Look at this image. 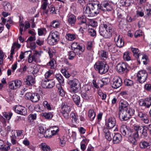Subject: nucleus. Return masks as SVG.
Returning a JSON list of instances; mask_svg holds the SVG:
<instances>
[{"label": "nucleus", "instance_id": "5701e85b", "mask_svg": "<svg viewBox=\"0 0 151 151\" xmlns=\"http://www.w3.org/2000/svg\"><path fill=\"white\" fill-rule=\"evenodd\" d=\"M140 147L142 149H148L150 147V143L149 142L143 141L139 143Z\"/></svg>", "mask_w": 151, "mask_h": 151}, {"label": "nucleus", "instance_id": "ea45409f", "mask_svg": "<svg viewBox=\"0 0 151 151\" xmlns=\"http://www.w3.org/2000/svg\"><path fill=\"white\" fill-rule=\"evenodd\" d=\"M86 140L83 139L81 143V148L82 150H84L86 148Z\"/></svg>", "mask_w": 151, "mask_h": 151}, {"label": "nucleus", "instance_id": "c756f323", "mask_svg": "<svg viewBox=\"0 0 151 151\" xmlns=\"http://www.w3.org/2000/svg\"><path fill=\"white\" fill-rule=\"evenodd\" d=\"M109 50L112 52H115L117 51L116 47L114 44L109 43L108 44Z\"/></svg>", "mask_w": 151, "mask_h": 151}, {"label": "nucleus", "instance_id": "c9c22d12", "mask_svg": "<svg viewBox=\"0 0 151 151\" xmlns=\"http://www.w3.org/2000/svg\"><path fill=\"white\" fill-rule=\"evenodd\" d=\"M145 101V107L149 108L151 105V98H147L144 99Z\"/></svg>", "mask_w": 151, "mask_h": 151}, {"label": "nucleus", "instance_id": "7c9ffc66", "mask_svg": "<svg viewBox=\"0 0 151 151\" xmlns=\"http://www.w3.org/2000/svg\"><path fill=\"white\" fill-rule=\"evenodd\" d=\"M72 99L76 105H79L80 102V99L79 96L76 94H74L72 96Z\"/></svg>", "mask_w": 151, "mask_h": 151}, {"label": "nucleus", "instance_id": "dca6fc26", "mask_svg": "<svg viewBox=\"0 0 151 151\" xmlns=\"http://www.w3.org/2000/svg\"><path fill=\"white\" fill-rule=\"evenodd\" d=\"M114 40L117 47H122L124 46V40H123L122 37H120L119 35H117L116 34V36L114 38Z\"/></svg>", "mask_w": 151, "mask_h": 151}, {"label": "nucleus", "instance_id": "473e14b6", "mask_svg": "<svg viewBox=\"0 0 151 151\" xmlns=\"http://www.w3.org/2000/svg\"><path fill=\"white\" fill-rule=\"evenodd\" d=\"M105 136L106 139L109 141H110L112 139V137L113 136L112 134L108 130H106L105 131Z\"/></svg>", "mask_w": 151, "mask_h": 151}, {"label": "nucleus", "instance_id": "2eb2a0df", "mask_svg": "<svg viewBox=\"0 0 151 151\" xmlns=\"http://www.w3.org/2000/svg\"><path fill=\"white\" fill-rule=\"evenodd\" d=\"M122 84V79L119 77L116 76L114 78L111 86L113 88L116 89L121 86Z\"/></svg>", "mask_w": 151, "mask_h": 151}, {"label": "nucleus", "instance_id": "f257e3e1", "mask_svg": "<svg viewBox=\"0 0 151 151\" xmlns=\"http://www.w3.org/2000/svg\"><path fill=\"white\" fill-rule=\"evenodd\" d=\"M90 4L93 17L96 16L99 14L100 10L104 11H109L112 9L111 4L106 1L102 2L101 4L98 2L90 3Z\"/></svg>", "mask_w": 151, "mask_h": 151}, {"label": "nucleus", "instance_id": "09e8293b", "mask_svg": "<svg viewBox=\"0 0 151 151\" xmlns=\"http://www.w3.org/2000/svg\"><path fill=\"white\" fill-rule=\"evenodd\" d=\"M65 138L61 137L59 138V144L60 146L62 147L64 146L65 144Z\"/></svg>", "mask_w": 151, "mask_h": 151}, {"label": "nucleus", "instance_id": "49530a36", "mask_svg": "<svg viewBox=\"0 0 151 151\" xmlns=\"http://www.w3.org/2000/svg\"><path fill=\"white\" fill-rule=\"evenodd\" d=\"M125 85L127 86H132L133 84V82L132 81L129 79H126L124 81Z\"/></svg>", "mask_w": 151, "mask_h": 151}, {"label": "nucleus", "instance_id": "6e6552de", "mask_svg": "<svg viewBox=\"0 0 151 151\" xmlns=\"http://www.w3.org/2000/svg\"><path fill=\"white\" fill-rule=\"evenodd\" d=\"M129 68L128 65L124 62L120 63L118 64L116 66V69L119 73H123L127 72L129 70Z\"/></svg>", "mask_w": 151, "mask_h": 151}, {"label": "nucleus", "instance_id": "052dcab7", "mask_svg": "<svg viewBox=\"0 0 151 151\" xmlns=\"http://www.w3.org/2000/svg\"><path fill=\"white\" fill-rule=\"evenodd\" d=\"M36 118V114H30L28 117V119L29 120H30L31 121L32 120H35Z\"/></svg>", "mask_w": 151, "mask_h": 151}, {"label": "nucleus", "instance_id": "de8ad7c7", "mask_svg": "<svg viewBox=\"0 0 151 151\" xmlns=\"http://www.w3.org/2000/svg\"><path fill=\"white\" fill-rule=\"evenodd\" d=\"M123 58L126 61H129L131 60V58L129 56V53L128 52H124L123 55Z\"/></svg>", "mask_w": 151, "mask_h": 151}, {"label": "nucleus", "instance_id": "20e7f679", "mask_svg": "<svg viewBox=\"0 0 151 151\" xmlns=\"http://www.w3.org/2000/svg\"><path fill=\"white\" fill-rule=\"evenodd\" d=\"M95 70L101 74L105 73L109 69V65L104 61H99L94 65Z\"/></svg>", "mask_w": 151, "mask_h": 151}, {"label": "nucleus", "instance_id": "774afa93", "mask_svg": "<svg viewBox=\"0 0 151 151\" xmlns=\"http://www.w3.org/2000/svg\"><path fill=\"white\" fill-rule=\"evenodd\" d=\"M28 60L29 63H31L33 61L35 62L36 61V60L35 58V55H33L32 56L30 57L29 58Z\"/></svg>", "mask_w": 151, "mask_h": 151}, {"label": "nucleus", "instance_id": "c03bdc74", "mask_svg": "<svg viewBox=\"0 0 151 151\" xmlns=\"http://www.w3.org/2000/svg\"><path fill=\"white\" fill-rule=\"evenodd\" d=\"M146 13L149 17L151 16V4H149L146 7Z\"/></svg>", "mask_w": 151, "mask_h": 151}, {"label": "nucleus", "instance_id": "13d9d810", "mask_svg": "<svg viewBox=\"0 0 151 151\" xmlns=\"http://www.w3.org/2000/svg\"><path fill=\"white\" fill-rule=\"evenodd\" d=\"M55 128H56V129L55 130H51V132H50L49 131V132H48V133H50V134H49V135H51V136L52 135H53L56 134L59 131V128L55 126Z\"/></svg>", "mask_w": 151, "mask_h": 151}, {"label": "nucleus", "instance_id": "b1692460", "mask_svg": "<svg viewBox=\"0 0 151 151\" xmlns=\"http://www.w3.org/2000/svg\"><path fill=\"white\" fill-rule=\"evenodd\" d=\"M132 50L134 56L137 59H138L137 60H138L139 57L142 56L140 54L139 50L137 48L133 47L132 48Z\"/></svg>", "mask_w": 151, "mask_h": 151}, {"label": "nucleus", "instance_id": "a19ab883", "mask_svg": "<svg viewBox=\"0 0 151 151\" xmlns=\"http://www.w3.org/2000/svg\"><path fill=\"white\" fill-rule=\"evenodd\" d=\"M78 19L79 21V24H80L83 23H85L86 22V17L84 16L78 17Z\"/></svg>", "mask_w": 151, "mask_h": 151}, {"label": "nucleus", "instance_id": "3c124183", "mask_svg": "<svg viewBox=\"0 0 151 151\" xmlns=\"http://www.w3.org/2000/svg\"><path fill=\"white\" fill-rule=\"evenodd\" d=\"M49 80L47 79V80L42 81L41 83V86L42 87L44 88H47L48 87V81Z\"/></svg>", "mask_w": 151, "mask_h": 151}, {"label": "nucleus", "instance_id": "69168bd1", "mask_svg": "<svg viewBox=\"0 0 151 151\" xmlns=\"http://www.w3.org/2000/svg\"><path fill=\"white\" fill-rule=\"evenodd\" d=\"M142 31L141 30H139L135 32L134 34V36L135 37L137 38L141 36H142Z\"/></svg>", "mask_w": 151, "mask_h": 151}, {"label": "nucleus", "instance_id": "79ce46f5", "mask_svg": "<svg viewBox=\"0 0 151 151\" xmlns=\"http://www.w3.org/2000/svg\"><path fill=\"white\" fill-rule=\"evenodd\" d=\"M3 116L7 120H9L12 116V113L11 112L6 113V112H4L3 113Z\"/></svg>", "mask_w": 151, "mask_h": 151}, {"label": "nucleus", "instance_id": "6e6d98bb", "mask_svg": "<svg viewBox=\"0 0 151 151\" xmlns=\"http://www.w3.org/2000/svg\"><path fill=\"white\" fill-rule=\"evenodd\" d=\"M55 62V60L54 59H52L51 61H49L47 64V65L48 66H50V68L51 69L54 68V62Z\"/></svg>", "mask_w": 151, "mask_h": 151}, {"label": "nucleus", "instance_id": "a878e982", "mask_svg": "<svg viewBox=\"0 0 151 151\" xmlns=\"http://www.w3.org/2000/svg\"><path fill=\"white\" fill-rule=\"evenodd\" d=\"M110 82V79L108 78H103L101 80L99 81V83H101L100 87L101 88L103 86L106 85Z\"/></svg>", "mask_w": 151, "mask_h": 151}, {"label": "nucleus", "instance_id": "393cba45", "mask_svg": "<svg viewBox=\"0 0 151 151\" xmlns=\"http://www.w3.org/2000/svg\"><path fill=\"white\" fill-rule=\"evenodd\" d=\"M61 111L70 112V108L67 105V103H63L61 104Z\"/></svg>", "mask_w": 151, "mask_h": 151}, {"label": "nucleus", "instance_id": "bf43d9fd", "mask_svg": "<svg viewBox=\"0 0 151 151\" xmlns=\"http://www.w3.org/2000/svg\"><path fill=\"white\" fill-rule=\"evenodd\" d=\"M68 39L70 41H72L74 40L76 38L75 35L68 34L67 35Z\"/></svg>", "mask_w": 151, "mask_h": 151}, {"label": "nucleus", "instance_id": "5fc2aeb1", "mask_svg": "<svg viewBox=\"0 0 151 151\" xmlns=\"http://www.w3.org/2000/svg\"><path fill=\"white\" fill-rule=\"evenodd\" d=\"M76 53L73 51H70L69 52V59L70 60H72L76 56Z\"/></svg>", "mask_w": 151, "mask_h": 151}, {"label": "nucleus", "instance_id": "603ef678", "mask_svg": "<svg viewBox=\"0 0 151 151\" xmlns=\"http://www.w3.org/2000/svg\"><path fill=\"white\" fill-rule=\"evenodd\" d=\"M5 143L3 141L0 139V149L1 150H6L7 149L4 147Z\"/></svg>", "mask_w": 151, "mask_h": 151}, {"label": "nucleus", "instance_id": "f3484780", "mask_svg": "<svg viewBox=\"0 0 151 151\" xmlns=\"http://www.w3.org/2000/svg\"><path fill=\"white\" fill-rule=\"evenodd\" d=\"M24 83L27 86H32L35 83V78L31 76H28L24 79Z\"/></svg>", "mask_w": 151, "mask_h": 151}, {"label": "nucleus", "instance_id": "680f3d73", "mask_svg": "<svg viewBox=\"0 0 151 151\" xmlns=\"http://www.w3.org/2000/svg\"><path fill=\"white\" fill-rule=\"evenodd\" d=\"M89 34L92 36H94L96 35V31L93 29H91L88 30Z\"/></svg>", "mask_w": 151, "mask_h": 151}, {"label": "nucleus", "instance_id": "e2e57ef3", "mask_svg": "<svg viewBox=\"0 0 151 151\" xmlns=\"http://www.w3.org/2000/svg\"><path fill=\"white\" fill-rule=\"evenodd\" d=\"M144 88L147 91H151V84L149 83L146 84L144 86Z\"/></svg>", "mask_w": 151, "mask_h": 151}, {"label": "nucleus", "instance_id": "a211bd4d", "mask_svg": "<svg viewBox=\"0 0 151 151\" xmlns=\"http://www.w3.org/2000/svg\"><path fill=\"white\" fill-rule=\"evenodd\" d=\"M119 110H128L129 104L126 100L124 99L121 100L119 103Z\"/></svg>", "mask_w": 151, "mask_h": 151}, {"label": "nucleus", "instance_id": "412c9836", "mask_svg": "<svg viewBox=\"0 0 151 151\" xmlns=\"http://www.w3.org/2000/svg\"><path fill=\"white\" fill-rule=\"evenodd\" d=\"M39 130L40 131V132L41 134H44V136L45 137L49 138L51 137V135H49V133L47 134L48 132H49V131L48 130H45L44 127H39Z\"/></svg>", "mask_w": 151, "mask_h": 151}, {"label": "nucleus", "instance_id": "72a5a7b5", "mask_svg": "<svg viewBox=\"0 0 151 151\" xmlns=\"http://www.w3.org/2000/svg\"><path fill=\"white\" fill-rule=\"evenodd\" d=\"M81 86H70V91L71 93H75L78 92Z\"/></svg>", "mask_w": 151, "mask_h": 151}, {"label": "nucleus", "instance_id": "ddd939ff", "mask_svg": "<svg viewBox=\"0 0 151 151\" xmlns=\"http://www.w3.org/2000/svg\"><path fill=\"white\" fill-rule=\"evenodd\" d=\"M13 109L15 112L20 115L25 116L27 114L26 109L20 105H17L14 107Z\"/></svg>", "mask_w": 151, "mask_h": 151}, {"label": "nucleus", "instance_id": "1a4fd4ad", "mask_svg": "<svg viewBox=\"0 0 151 151\" xmlns=\"http://www.w3.org/2000/svg\"><path fill=\"white\" fill-rule=\"evenodd\" d=\"M147 128L145 126L136 125L135 127V129L136 130L135 132H138V133H139L141 136L146 137L148 134Z\"/></svg>", "mask_w": 151, "mask_h": 151}, {"label": "nucleus", "instance_id": "f704fd0d", "mask_svg": "<svg viewBox=\"0 0 151 151\" xmlns=\"http://www.w3.org/2000/svg\"><path fill=\"white\" fill-rule=\"evenodd\" d=\"M40 95L37 93H33L31 101L35 103L38 101L40 99Z\"/></svg>", "mask_w": 151, "mask_h": 151}, {"label": "nucleus", "instance_id": "864d4df0", "mask_svg": "<svg viewBox=\"0 0 151 151\" xmlns=\"http://www.w3.org/2000/svg\"><path fill=\"white\" fill-rule=\"evenodd\" d=\"M142 56L139 57V58H141V60L142 61L143 64L145 65H146L147 64V60L148 59L146 55L143 56L141 55Z\"/></svg>", "mask_w": 151, "mask_h": 151}, {"label": "nucleus", "instance_id": "cd10ccee", "mask_svg": "<svg viewBox=\"0 0 151 151\" xmlns=\"http://www.w3.org/2000/svg\"><path fill=\"white\" fill-rule=\"evenodd\" d=\"M40 148L43 151H51L49 146L45 143H42L40 145Z\"/></svg>", "mask_w": 151, "mask_h": 151}, {"label": "nucleus", "instance_id": "2f4dec72", "mask_svg": "<svg viewBox=\"0 0 151 151\" xmlns=\"http://www.w3.org/2000/svg\"><path fill=\"white\" fill-rule=\"evenodd\" d=\"M42 116L47 119H51L53 117V115L51 112H44L42 114Z\"/></svg>", "mask_w": 151, "mask_h": 151}, {"label": "nucleus", "instance_id": "e433bc0d", "mask_svg": "<svg viewBox=\"0 0 151 151\" xmlns=\"http://www.w3.org/2000/svg\"><path fill=\"white\" fill-rule=\"evenodd\" d=\"M55 78L60 83V84L63 83L64 81L63 76L60 74H57L55 75Z\"/></svg>", "mask_w": 151, "mask_h": 151}, {"label": "nucleus", "instance_id": "f03ea898", "mask_svg": "<svg viewBox=\"0 0 151 151\" xmlns=\"http://www.w3.org/2000/svg\"><path fill=\"white\" fill-rule=\"evenodd\" d=\"M120 131L123 135L128 138L130 142L133 144H136V138H138L139 137L138 132L134 131L133 129H131L129 127H127L125 125L121 126Z\"/></svg>", "mask_w": 151, "mask_h": 151}, {"label": "nucleus", "instance_id": "aec40b11", "mask_svg": "<svg viewBox=\"0 0 151 151\" xmlns=\"http://www.w3.org/2000/svg\"><path fill=\"white\" fill-rule=\"evenodd\" d=\"M68 83L70 86H81L79 81L76 79L72 80H69L68 82Z\"/></svg>", "mask_w": 151, "mask_h": 151}, {"label": "nucleus", "instance_id": "338daca9", "mask_svg": "<svg viewBox=\"0 0 151 151\" xmlns=\"http://www.w3.org/2000/svg\"><path fill=\"white\" fill-rule=\"evenodd\" d=\"M46 31L45 29H38V34L39 35H42L44 32Z\"/></svg>", "mask_w": 151, "mask_h": 151}, {"label": "nucleus", "instance_id": "4d7b16f0", "mask_svg": "<svg viewBox=\"0 0 151 151\" xmlns=\"http://www.w3.org/2000/svg\"><path fill=\"white\" fill-rule=\"evenodd\" d=\"M55 83L54 81H52L49 80L48 81V87L47 88H51L55 86Z\"/></svg>", "mask_w": 151, "mask_h": 151}, {"label": "nucleus", "instance_id": "4be33fe9", "mask_svg": "<svg viewBox=\"0 0 151 151\" xmlns=\"http://www.w3.org/2000/svg\"><path fill=\"white\" fill-rule=\"evenodd\" d=\"M76 21L75 16L73 14H71L68 16V23L72 26H74Z\"/></svg>", "mask_w": 151, "mask_h": 151}, {"label": "nucleus", "instance_id": "4468645a", "mask_svg": "<svg viewBox=\"0 0 151 151\" xmlns=\"http://www.w3.org/2000/svg\"><path fill=\"white\" fill-rule=\"evenodd\" d=\"M90 3L85 6L83 9V14L84 16L93 17Z\"/></svg>", "mask_w": 151, "mask_h": 151}, {"label": "nucleus", "instance_id": "8fccbe9b", "mask_svg": "<svg viewBox=\"0 0 151 151\" xmlns=\"http://www.w3.org/2000/svg\"><path fill=\"white\" fill-rule=\"evenodd\" d=\"M101 56L103 58H106L108 57V53L104 50H101L100 51Z\"/></svg>", "mask_w": 151, "mask_h": 151}, {"label": "nucleus", "instance_id": "58836bf2", "mask_svg": "<svg viewBox=\"0 0 151 151\" xmlns=\"http://www.w3.org/2000/svg\"><path fill=\"white\" fill-rule=\"evenodd\" d=\"M60 23L58 21L56 20L53 21L50 23V25L54 28H58L59 27Z\"/></svg>", "mask_w": 151, "mask_h": 151}, {"label": "nucleus", "instance_id": "423d86ee", "mask_svg": "<svg viewBox=\"0 0 151 151\" xmlns=\"http://www.w3.org/2000/svg\"><path fill=\"white\" fill-rule=\"evenodd\" d=\"M119 110V118L121 121H127L129 119L132 115L130 111L132 110Z\"/></svg>", "mask_w": 151, "mask_h": 151}, {"label": "nucleus", "instance_id": "7ed1b4c3", "mask_svg": "<svg viewBox=\"0 0 151 151\" xmlns=\"http://www.w3.org/2000/svg\"><path fill=\"white\" fill-rule=\"evenodd\" d=\"M115 31L114 29L111 25L108 23L101 25L99 30L100 35L106 38L111 37L112 33H114Z\"/></svg>", "mask_w": 151, "mask_h": 151}, {"label": "nucleus", "instance_id": "0e129e2a", "mask_svg": "<svg viewBox=\"0 0 151 151\" xmlns=\"http://www.w3.org/2000/svg\"><path fill=\"white\" fill-rule=\"evenodd\" d=\"M61 113L62 114L64 117L65 119H68L69 117V112H68L67 111H61Z\"/></svg>", "mask_w": 151, "mask_h": 151}, {"label": "nucleus", "instance_id": "0eeeda50", "mask_svg": "<svg viewBox=\"0 0 151 151\" xmlns=\"http://www.w3.org/2000/svg\"><path fill=\"white\" fill-rule=\"evenodd\" d=\"M147 77L148 74L146 71L144 70H141L137 73V80L139 83H142L146 81Z\"/></svg>", "mask_w": 151, "mask_h": 151}, {"label": "nucleus", "instance_id": "39448f33", "mask_svg": "<svg viewBox=\"0 0 151 151\" xmlns=\"http://www.w3.org/2000/svg\"><path fill=\"white\" fill-rule=\"evenodd\" d=\"M59 40V35L58 32L55 31L51 32L49 34L48 38L47 43L50 45L55 44Z\"/></svg>", "mask_w": 151, "mask_h": 151}, {"label": "nucleus", "instance_id": "9d476101", "mask_svg": "<svg viewBox=\"0 0 151 151\" xmlns=\"http://www.w3.org/2000/svg\"><path fill=\"white\" fill-rule=\"evenodd\" d=\"M71 47L73 50L76 51L77 55H81L84 51V48L83 47L77 42L73 43L71 45Z\"/></svg>", "mask_w": 151, "mask_h": 151}, {"label": "nucleus", "instance_id": "37998d69", "mask_svg": "<svg viewBox=\"0 0 151 151\" xmlns=\"http://www.w3.org/2000/svg\"><path fill=\"white\" fill-rule=\"evenodd\" d=\"M81 95L83 98L85 100H88L92 99V96H89L88 94L86 93H81Z\"/></svg>", "mask_w": 151, "mask_h": 151}, {"label": "nucleus", "instance_id": "f8f14e48", "mask_svg": "<svg viewBox=\"0 0 151 151\" xmlns=\"http://www.w3.org/2000/svg\"><path fill=\"white\" fill-rule=\"evenodd\" d=\"M22 84V82L20 80H17L13 81L9 83V87L11 90H14L19 88Z\"/></svg>", "mask_w": 151, "mask_h": 151}, {"label": "nucleus", "instance_id": "9b49d317", "mask_svg": "<svg viewBox=\"0 0 151 151\" xmlns=\"http://www.w3.org/2000/svg\"><path fill=\"white\" fill-rule=\"evenodd\" d=\"M116 121L114 117H110L106 120V125L109 129L113 128L116 125Z\"/></svg>", "mask_w": 151, "mask_h": 151}, {"label": "nucleus", "instance_id": "bb28decb", "mask_svg": "<svg viewBox=\"0 0 151 151\" xmlns=\"http://www.w3.org/2000/svg\"><path fill=\"white\" fill-rule=\"evenodd\" d=\"M56 87L58 89V91L59 95L62 96H64L65 92L63 89L61 85L60 84H57L56 85Z\"/></svg>", "mask_w": 151, "mask_h": 151}, {"label": "nucleus", "instance_id": "a18cd8bd", "mask_svg": "<svg viewBox=\"0 0 151 151\" xmlns=\"http://www.w3.org/2000/svg\"><path fill=\"white\" fill-rule=\"evenodd\" d=\"M33 93L30 92L27 93L25 95V99L31 101Z\"/></svg>", "mask_w": 151, "mask_h": 151}, {"label": "nucleus", "instance_id": "6ab92c4d", "mask_svg": "<svg viewBox=\"0 0 151 151\" xmlns=\"http://www.w3.org/2000/svg\"><path fill=\"white\" fill-rule=\"evenodd\" d=\"M122 140V135L119 133H114L113 137V142L114 144H118Z\"/></svg>", "mask_w": 151, "mask_h": 151}, {"label": "nucleus", "instance_id": "c85d7f7f", "mask_svg": "<svg viewBox=\"0 0 151 151\" xmlns=\"http://www.w3.org/2000/svg\"><path fill=\"white\" fill-rule=\"evenodd\" d=\"M96 113L93 109H91L88 111V116L90 120L93 121L95 117Z\"/></svg>", "mask_w": 151, "mask_h": 151}, {"label": "nucleus", "instance_id": "4c0bfd02", "mask_svg": "<svg viewBox=\"0 0 151 151\" xmlns=\"http://www.w3.org/2000/svg\"><path fill=\"white\" fill-rule=\"evenodd\" d=\"M43 105L45 108L47 109L48 110H52L51 105L50 103L47 101H45L43 102Z\"/></svg>", "mask_w": 151, "mask_h": 151}]
</instances>
